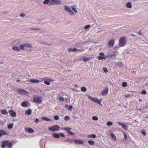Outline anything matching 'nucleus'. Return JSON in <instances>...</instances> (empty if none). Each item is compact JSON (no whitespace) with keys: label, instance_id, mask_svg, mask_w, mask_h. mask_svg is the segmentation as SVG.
Listing matches in <instances>:
<instances>
[{"label":"nucleus","instance_id":"obj_49","mask_svg":"<svg viewBox=\"0 0 148 148\" xmlns=\"http://www.w3.org/2000/svg\"><path fill=\"white\" fill-rule=\"evenodd\" d=\"M59 134L60 137L61 136V137H64L65 136L64 134L62 133H59Z\"/></svg>","mask_w":148,"mask_h":148},{"label":"nucleus","instance_id":"obj_12","mask_svg":"<svg viewBox=\"0 0 148 148\" xmlns=\"http://www.w3.org/2000/svg\"><path fill=\"white\" fill-rule=\"evenodd\" d=\"M9 113L11 116L12 117H15L16 116V112H14L13 110H10L9 111Z\"/></svg>","mask_w":148,"mask_h":148},{"label":"nucleus","instance_id":"obj_60","mask_svg":"<svg viewBox=\"0 0 148 148\" xmlns=\"http://www.w3.org/2000/svg\"><path fill=\"white\" fill-rule=\"evenodd\" d=\"M146 104H147L146 106H145L144 107V108H148V104L146 103Z\"/></svg>","mask_w":148,"mask_h":148},{"label":"nucleus","instance_id":"obj_24","mask_svg":"<svg viewBox=\"0 0 148 148\" xmlns=\"http://www.w3.org/2000/svg\"><path fill=\"white\" fill-rule=\"evenodd\" d=\"M6 145L9 148H11L12 147V144L11 143H8L7 141V143H6Z\"/></svg>","mask_w":148,"mask_h":148},{"label":"nucleus","instance_id":"obj_43","mask_svg":"<svg viewBox=\"0 0 148 148\" xmlns=\"http://www.w3.org/2000/svg\"><path fill=\"white\" fill-rule=\"evenodd\" d=\"M90 25H87L84 26V28L85 29H87L90 27Z\"/></svg>","mask_w":148,"mask_h":148},{"label":"nucleus","instance_id":"obj_38","mask_svg":"<svg viewBox=\"0 0 148 148\" xmlns=\"http://www.w3.org/2000/svg\"><path fill=\"white\" fill-rule=\"evenodd\" d=\"M81 90L82 91L86 92V88L85 87H82L81 88Z\"/></svg>","mask_w":148,"mask_h":148},{"label":"nucleus","instance_id":"obj_19","mask_svg":"<svg viewBox=\"0 0 148 148\" xmlns=\"http://www.w3.org/2000/svg\"><path fill=\"white\" fill-rule=\"evenodd\" d=\"M6 134V132L3 130H0V137L2 135H4Z\"/></svg>","mask_w":148,"mask_h":148},{"label":"nucleus","instance_id":"obj_55","mask_svg":"<svg viewBox=\"0 0 148 148\" xmlns=\"http://www.w3.org/2000/svg\"><path fill=\"white\" fill-rule=\"evenodd\" d=\"M130 95L129 94H127L125 95V97H126V98L128 97H130Z\"/></svg>","mask_w":148,"mask_h":148},{"label":"nucleus","instance_id":"obj_48","mask_svg":"<svg viewBox=\"0 0 148 148\" xmlns=\"http://www.w3.org/2000/svg\"><path fill=\"white\" fill-rule=\"evenodd\" d=\"M54 119L55 120H57L59 119V117L58 116H54Z\"/></svg>","mask_w":148,"mask_h":148},{"label":"nucleus","instance_id":"obj_20","mask_svg":"<svg viewBox=\"0 0 148 148\" xmlns=\"http://www.w3.org/2000/svg\"><path fill=\"white\" fill-rule=\"evenodd\" d=\"M30 82L33 83H38L40 82V81L37 79H32L30 80Z\"/></svg>","mask_w":148,"mask_h":148},{"label":"nucleus","instance_id":"obj_26","mask_svg":"<svg viewBox=\"0 0 148 148\" xmlns=\"http://www.w3.org/2000/svg\"><path fill=\"white\" fill-rule=\"evenodd\" d=\"M88 137L93 138H95L96 137V135L94 134H92L91 135H88Z\"/></svg>","mask_w":148,"mask_h":148},{"label":"nucleus","instance_id":"obj_62","mask_svg":"<svg viewBox=\"0 0 148 148\" xmlns=\"http://www.w3.org/2000/svg\"><path fill=\"white\" fill-rule=\"evenodd\" d=\"M20 81H21V80L20 79H18L16 80V82H20Z\"/></svg>","mask_w":148,"mask_h":148},{"label":"nucleus","instance_id":"obj_14","mask_svg":"<svg viewBox=\"0 0 148 148\" xmlns=\"http://www.w3.org/2000/svg\"><path fill=\"white\" fill-rule=\"evenodd\" d=\"M12 49L14 51H16L19 52V47L17 46H14L12 48Z\"/></svg>","mask_w":148,"mask_h":148},{"label":"nucleus","instance_id":"obj_54","mask_svg":"<svg viewBox=\"0 0 148 148\" xmlns=\"http://www.w3.org/2000/svg\"><path fill=\"white\" fill-rule=\"evenodd\" d=\"M137 33L139 35H142V32L141 30H140L138 32H137Z\"/></svg>","mask_w":148,"mask_h":148},{"label":"nucleus","instance_id":"obj_15","mask_svg":"<svg viewBox=\"0 0 148 148\" xmlns=\"http://www.w3.org/2000/svg\"><path fill=\"white\" fill-rule=\"evenodd\" d=\"M74 140L73 139H66L65 140H64V141H66L68 143H72L74 142Z\"/></svg>","mask_w":148,"mask_h":148},{"label":"nucleus","instance_id":"obj_59","mask_svg":"<svg viewBox=\"0 0 148 148\" xmlns=\"http://www.w3.org/2000/svg\"><path fill=\"white\" fill-rule=\"evenodd\" d=\"M124 138H125V140H126V139H127V136H126V135L125 133H124Z\"/></svg>","mask_w":148,"mask_h":148},{"label":"nucleus","instance_id":"obj_4","mask_svg":"<svg viewBox=\"0 0 148 148\" xmlns=\"http://www.w3.org/2000/svg\"><path fill=\"white\" fill-rule=\"evenodd\" d=\"M59 126L57 125H55L49 127V130L52 132L58 131L59 129Z\"/></svg>","mask_w":148,"mask_h":148},{"label":"nucleus","instance_id":"obj_40","mask_svg":"<svg viewBox=\"0 0 148 148\" xmlns=\"http://www.w3.org/2000/svg\"><path fill=\"white\" fill-rule=\"evenodd\" d=\"M90 60V58H84L83 59V61L84 62H88Z\"/></svg>","mask_w":148,"mask_h":148},{"label":"nucleus","instance_id":"obj_64","mask_svg":"<svg viewBox=\"0 0 148 148\" xmlns=\"http://www.w3.org/2000/svg\"><path fill=\"white\" fill-rule=\"evenodd\" d=\"M131 35H132V36H136V35H134V34H132Z\"/></svg>","mask_w":148,"mask_h":148},{"label":"nucleus","instance_id":"obj_8","mask_svg":"<svg viewBox=\"0 0 148 148\" xmlns=\"http://www.w3.org/2000/svg\"><path fill=\"white\" fill-rule=\"evenodd\" d=\"M114 43V39H111L110 40L108 43V47H112Z\"/></svg>","mask_w":148,"mask_h":148},{"label":"nucleus","instance_id":"obj_30","mask_svg":"<svg viewBox=\"0 0 148 148\" xmlns=\"http://www.w3.org/2000/svg\"><path fill=\"white\" fill-rule=\"evenodd\" d=\"M106 57L104 56V57H102L101 56H99L98 57V59L99 60H102L106 59Z\"/></svg>","mask_w":148,"mask_h":148},{"label":"nucleus","instance_id":"obj_58","mask_svg":"<svg viewBox=\"0 0 148 148\" xmlns=\"http://www.w3.org/2000/svg\"><path fill=\"white\" fill-rule=\"evenodd\" d=\"M99 55H100V56H104V54L103 53L101 52L99 53Z\"/></svg>","mask_w":148,"mask_h":148},{"label":"nucleus","instance_id":"obj_22","mask_svg":"<svg viewBox=\"0 0 148 148\" xmlns=\"http://www.w3.org/2000/svg\"><path fill=\"white\" fill-rule=\"evenodd\" d=\"M6 143H7V141H2V144L1 145V146L3 148H4L5 147V145H6Z\"/></svg>","mask_w":148,"mask_h":148},{"label":"nucleus","instance_id":"obj_45","mask_svg":"<svg viewBox=\"0 0 148 148\" xmlns=\"http://www.w3.org/2000/svg\"><path fill=\"white\" fill-rule=\"evenodd\" d=\"M59 99L60 101H63L64 100V98L62 97H60L59 98Z\"/></svg>","mask_w":148,"mask_h":148},{"label":"nucleus","instance_id":"obj_7","mask_svg":"<svg viewBox=\"0 0 148 148\" xmlns=\"http://www.w3.org/2000/svg\"><path fill=\"white\" fill-rule=\"evenodd\" d=\"M18 92L20 94L24 95L27 96H28L29 95V93L28 92L23 89L18 90Z\"/></svg>","mask_w":148,"mask_h":148},{"label":"nucleus","instance_id":"obj_36","mask_svg":"<svg viewBox=\"0 0 148 148\" xmlns=\"http://www.w3.org/2000/svg\"><path fill=\"white\" fill-rule=\"evenodd\" d=\"M112 124H113L112 122H111L110 121H108L106 123V125L108 126H110L111 125H112Z\"/></svg>","mask_w":148,"mask_h":148},{"label":"nucleus","instance_id":"obj_1","mask_svg":"<svg viewBox=\"0 0 148 148\" xmlns=\"http://www.w3.org/2000/svg\"><path fill=\"white\" fill-rule=\"evenodd\" d=\"M43 100L42 98L40 96H34L33 98V102L35 103L40 104Z\"/></svg>","mask_w":148,"mask_h":148},{"label":"nucleus","instance_id":"obj_46","mask_svg":"<svg viewBox=\"0 0 148 148\" xmlns=\"http://www.w3.org/2000/svg\"><path fill=\"white\" fill-rule=\"evenodd\" d=\"M73 108V106H72L70 105L69 106V108H68V110H69L71 111Z\"/></svg>","mask_w":148,"mask_h":148},{"label":"nucleus","instance_id":"obj_17","mask_svg":"<svg viewBox=\"0 0 148 148\" xmlns=\"http://www.w3.org/2000/svg\"><path fill=\"white\" fill-rule=\"evenodd\" d=\"M126 6L127 8H131L132 7L131 3L130 2H127L126 4Z\"/></svg>","mask_w":148,"mask_h":148},{"label":"nucleus","instance_id":"obj_52","mask_svg":"<svg viewBox=\"0 0 148 148\" xmlns=\"http://www.w3.org/2000/svg\"><path fill=\"white\" fill-rule=\"evenodd\" d=\"M142 134L144 136L146 135V133L145 131H143L142 132Z\"/></svg>","mask_w":148,"mask_h":148},{"label":"nucleus","instance_id":"obj_10","mask_svg":"<svg viewBox=\"0 0 148 148\" xmlns=\"http://www.w3.org/2000/svg\"><path fill=\"white\" fill-rule=\"evenodd\" d=\"M118 123L123 127L126 130H127L128 129V127L124 124L123 123L120 122H118Z\"/></svg>","mask_w":148,"mask_h":148},{"label":"nucleus","instance_id":"obj_44","mask_svg":"<svg viewBox=\"0 0 148 148\" xmlns=\"http://www.w3.org/2000/svg\"><path fill=\"white\" fill-rule=\"evenodd\" d=\"M64 119L65 121H67L69 119V118L68 116H65Z\"/></svg>","mask_w":148,"mask_h":148},{"label":"nucleus","instance_id":"obj_13","mask_svg":"<svg viewBox=\"0 0 148 148\" xmlns=\"http://www.w3.org/2000/svg\"><path fill=\"white\" fill-rule=\"evenodd\" d=\"M24 46L26 48H31L32 47V45L29 43H25L24 44Z\"/></svg>","mask_w":148,"mask_h":148},{"label":"nucleus","instance_id":"obj_29","mask_svg":"<svg viewBox=\"0 0 148 148\" xmlns=\"http://www.w3.org/2000/svg\"><path fill=\"white\" fill-rule=\"evenodd\" d=\"M42 119L43 120L47 121H51V120L50 119H49L47 117H42Z\"/></svg>","mask_w":148,"mask_h":148},{"label":"nucleus","instance_id":"obj_23","mask_svg":"<svg viewBox=\"0 0 148 148\" xmlns=\"http://www.w3.org/2000/svg\"><path fill=\"white\" fill-rule=\"evenodd\" d=\"M71 129V128H69L68 127H65L62 128V130H64L66 131H67V132H69Z\"/></svg>","mask_w":148,"mask_h":148},{"label":"nucleus","instance_id":"obj_28","mask_svg":"<svg viewBox=\"0 0 148 148\" xmlns=\"http://www.w3.org/2000/svg\"><path fill=\"white\" fill-rule=\"evenodd\" d=\"M27 131L30 133H32L34 132V130L31 128H29L28 129Z\"/></svg>","mask_w":148,"mask_h":148},{"label":"nucleus","instance_id":"obj_39","mask_svg":"<svg viewBox=\"0 0 148 148\" xmlns=\"http://www.w3.org/2000/svg\"><path fill=\"white\" fill-rule=\"evenodd\" d=\"M71 8L73 10L75 13H77V10L74 7V6H72Z\"/></svg>","mask_w":148,"mask_h":148},{"label":"nucleus","instance_id":"obj_11","mask_svg":"<svg viewBox=\"0 0 148 148\" xmlns=\"http://www.w3.org/2000/svg\"><path fill=\"white\" fill-rule=\"evenodd\" d=\"M74 143L76 144H82L83 143V140H75L74 141Z\"/></svg>","mask_w":148,"mask_h":148},{"label":"nucleus","instance_id":"obj_6","mask_svg":"<svg viewBox=\"0 0 148 148\" xmlns=\"http://www.w3.org/2000/svg\"><path fill=\"white\" fill-rule=\"evenodd\" d=\"M61 3V0H50V5H59Z\"/></svg>","mask_w":148,"mask_h":148},{"label":"nucleus","instance_id":"obj_35","mask_svg":"<svg viewBox=\"0 0 148 148\" xmlns=\"http://www.w3.org/2000/svg\"><path fill=\"white\" fill-rule=\"evenodd\" d=\"M1 113L4 114H7V111L6 110H2L1 112Z\"/></svg>","mask_w":148,"mask_h":148},{"label":"nucleus","instance_id":"obj_16","mask_svg":"<svg viewBox=\"0 0 148 148\" xmlns=\"http://www.w3.org/2000/svg\"><path fill=\"white\" fill-rule=\"evenodd\" d=\"M31 112L32 110L30 109H29L25 111V114L30 115L31 114Z\"/></svg>","mask_w":148,"mask_h":148},{"label":"nucleus","instance_id":"obj_5","mask_svg":"<svg viewBox=\"0 0 148 148\" xmlns=\"http://www.w3.org/2000/svg\"><path fill=\"white\" fill-rule=\"evenodd\" d=\"M64 9L71 16H74L75 14L70 9V8L67 5H64Z\"/></svg>","mask_w":148,"mask_h":148},{"label":"nucleus","instance_id":"obj_31","mask_svg":"<svg viewBox=\"0 0 148 148\" xmlns=\"http://www.w3.org/2000/svg\"><path fill=\"white\" fill-rule=\"evenodd\" d=\"M49 3H50V0H45L43 2V3L45 4H47Z\"/></svg>","mask_w":148,"mask_h":148},{"label":"nucleus","instance_id":"obj_50","mask_svg":"<svg viewBox=\"0 0 148 148\" xmlns=\"http://www.w3.org/2000/svg\"><path fill=\"white\" fill-rule=\"evenodd\" d=\"M103 71L105 73H106L108 71V70L106 68H104L103 69Z\"/></svg>","mask_w":148,"mask_h":148},{"label":"nucleus","instance_id":"obj_41","mask_svg":"<svg viewBox=\"0 0 148 148\" xmlns=\"http://www.w3.org/2000/svg\"><path fill=\"white\" fill-rule=\"evenodd\" d=\"M127 85V83L125 82H123L122 83V86L123 87H125Z\"/></svg>","mask_w":148,"mask_h":148},{"label":"nucleus","instance_id":"obj_27","mask_svg":"<svg viewBox=\"0 0 148 148\" xmlns=\"http://www.w3.org/2000/svg\"><path fill=\"white\" fill-rule=\"evenodd\" d=\"M77 50V49L75 48H74L73 49L69 48L68 49V50L70 51H75Z\"/></svg>","mask_w":148,"mask_h":148},{"label":"nucleus","instance_id":"obj_57","mask_svg":"<svg viewBox=\"0 0 148 148\" xmlns=\"http://www.w3.org/2000/svg\"><path fill=\"white\" fill-rule=\"evenodd\" d=\"M39 119L38 118H36V120L34 121L35 123H37L39 121Z\"/></svg>","mask_w":148,"mask_h":148},{"label":"nucleus","instance_id":"obj_25","mask_svg":"<svg viewBox=\"0 0 148 148\" xmlns=\"http://www.w3.org/2000/svg\"><path fill=\"white\" fill-rule=\"evenodd\" d=\"M25 47L24 46V44L23 45H21L20 46V48L19 49L21 50H25Z\"/></svg>","mask_w":148,"mask_h":148},{"label":"nucleus","instance_id":"obj_18","mask_svg":"<svg viewBox=\"0 0 148 148\" xmlns=\"http://www.w3.org/2000/svg\"><path fill=\"white\" fill-rule=\"evenodd\" d=\"M59 135V133H55L53 134V136L56 138H59L60 137Z\"/></svg>","mask_w":148,"mask_h":148},{"label":"nucleus","instance_id":"obj_3","mask_svg":"<svg viewBox=\"0 0 148 148\" xmlns=\"http://www.w3.org/2000/svg\"><path fill=\"white\" fill-rule=\"evenodd\" d=\"M87 96L88 98L90 99L91 101L99 104H101V101L99 99L97 98L92 97L88 95H87Z\"/></svg>","mask_w":148,"mask_h":148},{"label":"nucleus","instance_id":"obj_63","mask_svg":"<svg viewBox=\"0 0 148 148\" xmlns=\"http://www.w3.org/2000/svg\"><path fill=\"white\" fill-rule=\"evenodd\" d=\"M139 101L140 102H142V99H139Z\"/></svg>","mask_w":148,"mask_h":148},{"label":"nucleus","instance_id":"obj_32","mask_svg":"<svg viewBox=\"0 0 148 148\" xmlns=\"http://www.w3.org/2000/svg\"><path fill=\"white\" fill-rule=\"evenodd\" d=\"M110 135L112 138L114 140L116 139V137L112 133H110Z\"/></svg>","mask_w":148,"mask_h":148},{"label":"nucleus","instance_id":"obj_9","mask_svg":"<svg viewBox=\"0 0 148 148\" xmlns=\"http://www.w3.org/2000/svg\"><path fill=\"white\" fill-rule=\"evenodd\" d=\"M108 89L107 87L104 89L102 91L101 95L103 96L106 95L108 94Z\"/></svg>","mask_w":148,"mask_h":148},{"label":"nucleus","instance_id":"obj_34","mask_svg":"<svg viewBox=\"0 0 148 148\" xmlns=\"http://www.w3.org/2000/svg\"><path fill=\"white\" fill-rule=\"evenodd\" d=\"M88 142L90 145H92L94 144V142L92 140H88Z\"/></svg>","mask_w":148,"mask_h":148},{"label":"nucleus","instance_id":"obj_42","mask_svg":"<svg viewBox=\"0 0 148 148\" xmlns=\"http://www.w3.org/2000/svg\"><path fill=\"white\" fill-rule=\"evenodd\" d=\"M92 118L93 120L96 121H97L98 119V118L95 116H92Z\"/></svg>","mask_w":148,"mask_h":148},{"label":"nucleus","instance_id":"obj_53","mask_svg":"<svg viewBox=\"0 0 148 148\" xmlns=\"http://www.w3.org/2000/svg\"><path fill=\"white\" fill-rule=\"evenodd\" d=\"M20 16L21 17H23L25 16V15L24 13H22L20 14Z\"/></svg>","mask_w":148,"mask_h":148},{"label":"nucleus","instance_id":"obj_61","mask_svg":"<svg viewBox=\"0 0 148 148\" xmlns=\"http://www.w3.org/2000/svg\"><path fill=\"white\" fill-rule=\"evenodd\" d=\"M131 72L134 74H135V71H131Z\"/></svg>","mask_w":148,"mask_h":148},{"label":"nucleus","instance_id":"obj_2","mask_svg":"<svg viewBox=\"0 0 148 148\" xmlns=\"http://www.w3.org/2000/svg\"><path fill=\"white\" fill-rule=\"evenodd\" d=\"M126 42V38L125 36L121 38L119 41L120 46L123 47L125 45Z\"/></svg>","mask_w":148,"mask_h":148},{"label":"nucleus","instance_id":"obj_37","mask_svg":"<svg viewBox=\"0 0 148 148\" xmlns=\"http://www.w3.org/2000/svg\"><path fill=\"white\" fill-rule=\"evenodd\" d=\"M13 124H9L8 126V128L10 129L13 127Z\"/></svg>","mask_w":148,"mask_h":148},{"label":"nucleus","instance_id":"obj_21","mask_svg":"<svg viewBox=\"0 0 148 148\" xmlns=\"http://www.w3.org/2000/svg\"><path fill=\"white\" fill-rule=\"evenodd\" d=\"M21 105L24 107H26L27 106V104L25 101H23L21 103Z\"/></svg>","mask_w":148,"mask_h":148},{"label":"nucleus","instance_id":"obj_56","mask_svg":"<svg viewBox=\"0 0 148 148\" xmlns=\"http://www.w3.org/2000/svg\"><path fill=\"white\" fill-rule=\"evenodd\" d=\"M68 133L70 134H71L72 135H73L74 134V133L72 132L71 131H69V132H68Z\"/></svg>","mask_w":148,"mask_h":148},{"label":"nucleus","instance_id":"obj_47","mask_svg":"<svg viewBox=\"0 0 148 148\" xmlns=\"http://www.w3.org/2000/svg\"><path fill=\"white\" fill-rule=\"evenodd\" d=\"M44 83L45 84L47 85H49L50 84V83L49 82L47 81H44Z\"/></svg>","mask_w":148,"mask_h":148},{"label":"nucleus","instance_id":"obj_33","mask_svg":"<svg viewBox=\"0 0 148 148\" xmlns=\"http://www.w3.org/2000/svg\"><path fill=\"white\" fill-rule=\"evenodd\" d=\"M109 56L111 57L112 58H114L116 57V54L115 53H113L110 54L109 55Z\"/></svg>","mask_w":148,"mask_h":148},{"label":"nucleus","instance_id":"obj_51","mask_svg":"<svg viewBox=\"0 0 148 148\" xmlns=\"http://www.w3.org/2000/svg\"><path fill=\"white\" fill-rule=\"evenodd\" d=\"M146 91L145 90H143L141 92V94L143 95H145L146 93Z\"/></svg>","mask_w":148,"mask_h":148}]
</instances>
